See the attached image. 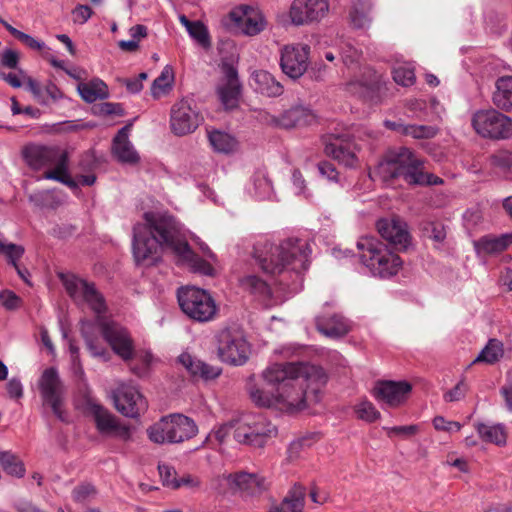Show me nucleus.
<instances>
[{"label":"nucleus","mask_w":512,"mask_h":512,"mask_svg":"<svg viewBox=\"0 0 512 512\" xmlns=\"http://www.w3.org/2000/svg\"><path fill=\"white\" fill-rule=\"evenodd\" d=\"M221 70L223 76L217 85V95L225 109H234L241 93L238 73L233 65L227 63L222 65Z\"/></svg>","instance_id":"nucleus-21"},{"label":"nucleus","mask_w":512,"mask_h":512,"mask_svg":"<svg viewBox=\"0 0 512 512\" xmlns=\"http://www.w3.org/2000/svg\"><path fill=\"white\" fill-rule=\"evenodd\" d=\"M6 389L10 398L19 399L23 396V386L17 378H11L6 385Z\"/></svg>","instance_id":"nucleus-63"},{"label":"nucleus","mask_w":512,"mask_h":512,"mask_svg":"<svg viewBox=\"0 0 512 512\" xmlns=\"http://www.w3.org/2000/svg\"><path fill=\"white\" fill-rule=\"evenodd\" d=\"M372 4L369 1L353 2L350 12V24L355 29H366L372 22L371 17Z\"/></svg>","instance_id":"nucleus-35"},{"label":"nucleus","mask_w":512,"mask_h":512,"mask_svg":"<svg viewBox=\"0 0 512 512\" xmlns=\"http://www.w3.org/2000/svg\"><path fill=\"white\" fill-rule=\"evenodd\" d=\"M306 488L295 483L280 504L272 505L269 512H303Z\"/></svg>","instance_id":"nucleus-29"},{"label":"nucleus","mask_w":512,"mask_h":512,"mask_svg":"<svg viewBox=\"0 0 512 512\" xmlns=\"http://www.w3.org/2000/svg\"><path fill=\"white\" fill-rule=\"evenodd\" d=\"M466 391L467 385L465 384L464 380H461L453 389L445 393L444 399L447 402L459 401L465 396Z\"/></svg>","instance_id":"nucleus-59"},{"label":"nucleus","mask_w":512,"mask_h":512,"mask_svg":"<svg viewBox=\"0 0 512 512\" xmlns=\"http://www.w3.org/2000/svg\"><path fill=\"white\" fill-rule=\"evenodd\" d=\"M77 91L82 99L88 103L103 100L109 96L107 85L99 78H94L88 82H80L77 85Z\"/></svg>","instance_id":"nucleus-33"},{"label":"nucleus","mask_w":512,"mask_h":512,"mask_svg":"<svg viewBox=\"0 0 512 512\" xmlns=\"http://www.w3.org/2000/svg\"><path fill=\"white\" fill-rule=\"evenodd\" d=\"M129 127L119 130L113 140V155L123 164L134 165L140 161V156L128 139Z\"/></svg>","instance_id":"nucleus-26"},{"label":"nucleus","mask_w":512,"mask_h":512,"mask_svg":"<svg viewBox=\"0 0 512 512\" xmlns=\"http://www.w3.org/2000/svg\"><path fill=\"white\" fill-rule=\"evenodd\" d=\"M203 117L192 98L184 97L175 102L170 110V128L177 136L193 133Z\"/></svg>","instance_id":"nucleus-12"},{"label":"nucleus","mask_w":512,"mask_h":512,"mask_svg":"<svg viewBox=\"0 0 512 512\" xmlns=\"http://www.w3.org/2000/svg\"><path fill=\"white\" fill-rule=\"evenodd\" d=\"M229 19L235 29L248 36L259 34L266 26L262 12L246 5L234 8L229 13Z\"/></svg>","instance_id":"nucleus-19"},{"label":"nucleus","mask_w":512,"mask_h":512,"mask_svg":"<svg viewBox=\"0 0 512 512\" xmlns=\"http://www.w3.org/2000/svg\"><path fill=\"white\" fill-rule=\"evenodd\" d=\"M0 61L3 66L14 69L19 62V53L12 49H5L0 54Z\"/></svg>","instance_id":"nucleus-60"},{"label":"nucleus","mask_w":512,"mask_h":512,"mask_svg":"<svg viewBox=\"0 0 512 512\" xmlns=\"http://www.w3.org/2000/svg\"><path fill=\"white\" fill-rule=\"evenodd\" d=\"M235 420L229 423L223 424L215 429L210 435L209 438H215L219 444L225 442L229 433L233 430V435L235 436Z\"/></svg>","instance_id":"nucleus-56"},{"label":"nucleus","mask_w":512,"mask_h":512,"mask_svg":"<svg viewBox=\"0 0 512 512\" xmlns=\"http://www.w3.org/2000/svg\"><path fill=\"white\" fill-rule=\"evenodd\" d=\"M433 426L436 430L448 433L460 431L462 425L456 421H448L442 416H436L433 419Z\"/></svg>","instance_id":"nucleus-54"},{"label":"nucleus","mask_w":512,"mask_h":512,"mask_svg":"<svg viewBox=\"0 0 512 512\" xmlns=\"http://www.w3.org/2000/svg\"><path fill=\"white\" fill-rule=\"evenodd\" d=\"M512 243V234H505L498 238H482L479 242L481 249L487 253H496L505 250Z\"/></svg>","instance_id":"nucleus-43"},{"label":"nucleus","mask_w":512,"mask_h":512,"mask_svg":"<svg viewBox=\"0 0 512 512\" xmlns=\"http://www.w3.org/2000/svg\"><path fill=\"white\" fill-rule=\"evenodd\" d=\"M365 70V79H353L347 84L348 90L351 93L366 96L370 91L378 87V75L371 69L366 68Z\"/></svg>","instance_id":"nucleus-40"},{"label":"nucleus","mask_w":512,"mask_h":512,"mask_svg":"<svg viewBox=\"0 0 512 512\" xmlns=\"http://www.w3.org/2000/svg\"><path fill=\"white\" fill-rule=\"evenodd\" d=\"M261 379L271 390L251 387L252 402L286 413L304 410L308 401L318 402V394L327 381L322 368L302 362L270 363L261 372Z\"/></svg>","instance_id":"nucleus-1"},{"label":"nucleus","mask_w":512,"mask_h":512,"mask_svg":"<svg viewBox=\"0 0 512 512\" xmlns=\"http://www.w3.org/2000/svg\"><path fill=\"white\" fill-rule=\"evenodd\" d=\"M177 297L182 311L195 321L208 322L217 314V305L206 290L194 286L182 287Z\"/></svg>","instance_id":"nucleus-8"},{"label":"nucleus","mask_w":512,"mask_h":512,"mask_svg":"<svg viewBox=\"0 0 512 512\" xmlns=\"http://www.w3.org/2000/svg\"><path fill=\"white\" fill-rule=\"evenodd\" d=\"M317 330L329 338L344 337L351 329V323L341 314L318 316L316 318Z\"/></svg>","instance_id":"nucleus-24"},{"label":"nucleus","mask_w":512,"mask_h":512,"mask_svg":"<svg viewBox=\"0 0 512 512\" xmlns=\"http://www.w3.org/2000/svg\"><path fill=\"white\" fill-rule=\"evenodd\" d=\"M197 432L195 422L182 414L165 416L147 430L149 439L157 444L180 443L194 437Z\"/></svg>","instance_id":"nucleus-6"},{"label":"nucleus","mask_w":512,"mask_h":512,"mask_svg":"<svg viewBox=\"0 0 512 512\" xmlns=\"http://www.w3.org/2000/svg\"><path fill=\"white\" fill-rule=\"evenodd\" d=\"M252 88L267 97H279L284 92L283 85L266 70H256L250 76Z\"/></svg>","instance_id":"nucleus-27"},{"label":"nucleus","mask_w":512,"mask_h":512,"mask_svg":"<svg viewBox=\"0 0 512 512\" xmlns=\"http://www.w3.org/2000/svg\"><path fill=\"white\" fill-rule=\"evenodd\" d=\"M411 389L406 381H378L373 388V396L388 407H398L407 400Z\"/></svg>","instance_id":"nucleus-22"},{"label":"nucleus","mask_w":512,"mask_h":512,"mask_svg":"<svg viewBox=\"0 0 512 512\" xmlns=\"http://www.w3.org/2000/svg\"><path fill=\"white\" fill-rule=\"evenodd\" d=\"M91 328H92V326L89 323L82 324L81 331H82V335L85 339L87 348L93 357L101 358V359L107 361L109 359L108 353L104 347L97 344L94 341V339L91 337V335H90Z\"/></svg>","instance_id":"nucleus-46"},{"label":"nucleus","mask_w":512,"mask_h":512,"mask_svg":"<svg viewBox=\"0 0 512 512\" xmlns=\"http://www.w3.org/2000/svg\"><path fill=\"white\" fill-rule=\"evenodd\" d=\"M178 361L194 377L209 380L218 377L221 373L219 367L208 365L187 352L182 353Z\"/></svg>","instance_id":"nucleus-28"},{"label":"nucleus","mask_w":512,"mask_h":512,"mask_svg":"<svg viewBox=\"0 0 512 512\" xmlns=\"http://www.w3.org/2000/svg\"><path fill=\"white\" fill-rule=\"evenodd\" d=\"M87 412L93 418L97 431L103 436H114L127 440L130 429L122 425L118 419L100 403L93 399L87 401Z\"/></svg>","instance_id":"nucleus-16"},{"label":"nucleus","mask_w":512,"mask_h":512,"mask_svg":"<svg viewBox=\"0 0 512 512\" xmlns=\"http://www.w3.org/2000/svg\"><path fill=\"white\" fill-rule=\"evenodd\" d=\"M158 471L160 478L164 480H189L185 476H179L175 468L168 463H160Z\"/></svg>","instance_id":"nucleus-57"},{"label":"nucleus","mask_w":512,"mask_h":512,"mask_svg":"<svg viewBox=\"0 0 512 512\" xmlns=\"http://www.w3.org/2000/svg\"><path fill=\"white\" fill-rule=\"evenodd\" d=\"M218 353L224 362L242 365L250 353V346L243 333L237 329H222L218 335Z\"/></svg>","instance_id":"nucleus-14"},{"label":"nucleus","mask_w":512,"mask_h":512,"mask_svg":"<svg viewBox=\"0 0 512 512\" xmlns=\"http://www.w3.org/2000/svg\"><path fill=\"white\" fill-rule=\"evenodd\" d=\"M0 302L7 310H15L21 306L22 300L14 292L4 290L0 293Z\"/></svg>","instance_id":"nucleus-53"},{"label":"nucleus","mask_w":512,"mask_h":512,"mask_svg":"<svg viewBox=\"0 0 512 512\" xmlns=\"http://www.w3.org/2000/svg\"><path fill=\"white\" fill-rule=\"evenodd\" d=\"M175 75L172 66L166 65L160 75L153 81L151 95L154 99H160L167 95L173 88Z\"/></svg>","instance_id":"nucleus-37"},{"label":"nucleus","mask_w":512,"mask_h":512,"mask_svg":"<svg viewBox=\"0 0 512 512\" xmlns=\"http://www.w3.org/2000/svg\"><path fill=\"white\" fill-rule=\"evenodd\" d=\"M24 77V83L29 89V91L33 94L34 98L41 104H46L47 100L44 97L43 91L38 81L28 76L27 74H22Z\"/></svg>","instance_id":"nucleus-55"},{"label":"nucleus","mask_w":512,"mask_h":512,"mask_svg":"<svg viewBox=\"0 0 512 512\" xmlns=\"http://www.w3.org/2000/svg\"><path fill=\"white\" fill-rule=\"evenodd\" d=\"M328 12V0H293L287 16L291 25L299 27L319 23Z\"/></svg>","instance_id":"nucleus-15"},{"label":"nucleus","mask_w":512,"mask_h":512,"mask_svg":"<svg viewBox=\"0 0 512 512\" xmlns=\"http://www.w3.org/2000/svg\"><path fill=\"white\" fill-rule=\"evenodd\" d=\"M358 150L359 148L354 143L339 138L325 145V153L346 167L356 166L358 162L356 152Z\"/></svg>","instance_id":"nucleus-25"},{"label":"nucleus","mask_w":512,"mask_h":512,"mask_svg":"<svg viewBox=\"0 0 512 512\" xmlns=\"http://www.w3.org/2000/svg\"><path fill=\"white\" fill-rule=\"evenodd\" d=\"M472 127L484 138L506 139L512 136V120L495 109L479 110L472 116Z\"/></svg>","instance_id":"nucleus-9"},{"label":"nucleus","mask_w":512,"mask_h":512,"mask_svg":"<svg viewBox=\"0 0 512 512\" xmlns=\"http://www.w3.org/2000/svg\"><path fill=\"white\" fill-rule=\"evenodd\" d=\"M370 177L371 179L379 178L383 182L402 177L410 185L442 183L439 177L425 172L423 160L406 147L390 149Z\"/></svg>","instance_id":"nucleus-4"},{"label":"nucleus","mask_w":512,"mask_h":512,"mask_svg":"<svg viewBox=\"0 0 512 512\" xmlns=\"http://www.w3.org/2000/svg\"><path fill=\"white\" fill-rule=\"evenodd\" d=\"M429 237L437 243H441L446 237V231L441 223H430L427 228Z\"/></svg>","instance_id":"nucleus-64"},{"label":"nucleus","mask_w":512,"mask_h":512,"mask_svg":"<svg viewBox=\"0 0 512 512\" xmlns=\"http://www.w3.org/2000/svg\"><path fill=\"white\" fill-rule=\"evenodd\" d=\"M310 254L308 241L300 238H287L278 245L260 239L253 250V258L267 274H279L287 267L296 272L306 270Z\"/></svg>","instance_id":"nucleus-3"},{"label":"nucleus","mask_w":512,"mask_h":512,"mask_svg":"<svg viewBox=\"0 0 512 512\" xmlns=\"http://www.w3.org/2000/svg\"><path fill=\"white\" fill-rule=\"evenodd\" d=\"M475 429L484 442L493 443L498 446L506 444L507 432L503 424L476 423Z\"/></svg>","instance_id":"nucleus-34"},{"label":"nucleus","mask_w":512,"mask_h":512,"mask_svg":"<svg viewBox=\"0 0 512 512\" xmlns=\"http://www.w3.org/2000/svg\"><path fill=\"white\" fill-rule=\"evenodd\" d=\"M503 356V343L496 338H491L488 340L485 347L480 351L478 356L474 359L472 364L485 363L492 365L500 361L503 358Z\"/></svg>","instance_id":"nucleus-36"},{"label":"nucleus","mask_w":512,"mask_h":512,"mask_svg":"<svg viewBox=\"0 0 512 512\" xmlns=\"http://www.w3.org/2000/svg\"><path fill=\"white\" fill-rule=\"evenodd\" d=\"M310 47L306 44H288L280 50V67L282 72L291 79L304 75L309 66Z\"/></svg>","instance_id":"nucleus-17"},{"label":"nucleus","mask_w":512,"mask_h":512,"mask_svg":"<svg viewBox=\"0 0 512 512\" xmlns=\"http://www.w3.org/2000/svg\"><path fill=\"white\" fill-rule=\"evenodd\" d=\"M115 408L124 416L136 417L147 408V402L139 390L129 384H121L113 394Z\"/></svg>","instance_id":"nucleus-20"},{"label":"nucleus","mask_w":512,"mask_h":512,"mask_svg":"<svg viewBox=\"0 0 512 512\" xmlns=\"http://www.w3.org/2000/svg\"><path fill=\"white\" fill-rule=\"evenodd\" d=\"M312 444L310 437H303L293 441L288 449V458L285 463L282 464V467L288 466L290 462L297 460L301 457V453L309 448Z\"/></svg>","instance_id":"nucleus-48"},{"label":"nucleus","mask_w":512,"mask_h":512,"mask_svg":"<svg viewBox=\"0 0 512 512\" xmlns=\"http://www.w3.org/2000/svg\"><path fill=\"white\" fill-rule=\"evenodd\" d=\"M241 287L253 294L265 296L269 294V288L265 281L256 275L248 274L240 278Z\"/></svg>","instance_id":"nucleus-42"},{"label":"nucleus","mask_w":512,"mask_h":512,"mask_svg":"<svg viewBox=\"0 0 512 512\" xmlns=\"http://www.w3.org/2000/svg\"><path fill=\"white\" fill-rule=\"evenodd\" d=\"M393 79L399 85L410 86L415 81L414 69L406 63L398 64L393 69Z\"/></svg>","instance_id":"nucleus-47"},{"label":"nucleus","mask_w":512,"mask_h":512,"mask_svg":"<svg viewBox=\"0 0 512 512\" xmlns=\"http://www.w3.org/2000/svg\"><path fill=\"white\" fill-rule=\"evenodd\" d=\"M379 234L394 246L407 248L410 244V233L407 224L398 218H385L377 222Z\"/></svg>","instance_id":"nucleus-23"},{"label":"nucleus","mask_w":512,"mask_h":512,"mask_svg":"<svg viewBox=\"0 0 512 512\" xmlns=\"http://www.w3.org/2000/svg\"><path fill=\"white\" fill-rule=\"evenodd\" d=\"M0 254L3 255L10 264L16 267V263L24 254V247L8 242L2 234H0Z\"/></svg>","instance_id":"nucleus-45"},{"label":"nucleus","mask_w":512,"mask_h":512,"mask_svg":"<svg viewBox=\"0 0 512 512\" xmlns=\"http://www.w3.org/2000/svg\"><path fill=\"white\" fill-rule=\"evenodd\" d=\"M189 35L201 46L208 47L210 45L208 31L200 22H194L187 30Z\"/></svg>","instance_id":"nucleus-52"},{"label":"nucleus","mask_w":512,"mask_h":512,"mask_svg":"<svg viewBox=\"0 0 512 512\" xmlns=\"http://www.w3.org/2000/svg\"><path fill=\"white\" fill-rule=\"evenodd\" d=\"M43 178L58 181L72 189H75L78 186L77 182L70 177L69 161L66 165H64V168L62 170L58 171V173H44Z\"/></svg>","instance_id":"nucleus-51"},{"label":"nucleus","mask_w":512,"mask_h":512,"mask_svg":"<svg viewBox=\"0 0 512 512\" xmlns=\"http://www.w3.org/2000/svg\"><path fill=\"white\" fill-rule=\"evenodd\" d=\"M135 357L140 363L132 365L131 371L140 377L146 376L151 367L157 362V359L148 350L137 352Z\"/></svg>","instance_id":"nucleus-44"},{"label":"nucleus","mask_w":512,"mask_h":512,"mask_svg":"<svg viewBox=\"0 0 512 512\" xmlns=\"http://www.w3.org/2000/svg\"><path fill=\"white\" fill-rule=\"evenodd\" d=\"M233 489L240 492L243 498L254 497L262 492V482H232Z\"/></svg>","instance_id":"nucleus-50"},{"label":"nucleus","mask_w":512,"mask_h":512,"mask_svg":"<svg viewBox=\"0 0 512 512\" xmlns=\"http://www.w3.org/2000/svg\"><path fill=\"white\" fill-rule=\"evenodd\" d=\"M292 182L293 186L295 187L296 193L299 195H303L304 197L308 198L310 194L307 192L306 189V182L298 170H294L292 173Z\"/></svg>","instance_id":"nucleus-62"},{"label":"nucleus","mask_w":512,"mask_h":512,"mask_svg":"<svg viewBox=\"0 0 512 512\" xmlns=\"http://www.w3.org/2000/svg\"><path fill=\"white\" fill-rule=\"evenodd\" d=\"M181 225L176 219L162 212H147L144 223L133 229V255L137 264L151 265L160 258V250L171 249L178 261L195 272L210 274L211 266L199 258L187 242L179 239Z\"/></svg>","instance_id":"nucleus-2"},{"label":"nucleus","mask_w":512,"mask_h":512,"mask_svg":"<svg viewBox=\"0 0 512 512\" xmlns=\"http://www.w3.org/2000/svg\"><path fill=\"white\" fill-rule=\"evenodd\" d=\"M384 125L390 130L406 136H411L415 139L432 138L438 132V129L435 126L429 125H404L402 123L389 120H386Z\"/></svg>","instance_id":"nucleus-32"},{"label":"nucleus","mask_w":512,"mask_h":512,"mask_svg":"<svg viewBox=\"0 0 512 512\" xmlns=\"http://www.w3.org/2000/svg\"><path fill=\"white\" fill-rule=\"evenodd\" d=\"M96 324L113 352L123 361H129L134 356V342L126 328L114 323L98 319Z\"/></svg>","instance_id":"nucleus-18"},{"label":"nucleus","mask_w":512,"mask_h":512,"mask_svg":"<svg viewBox=\"0 0 512 512\" xmlns=\"http://www.w3.org/2000/svg\"><path fill=\"white\" fill-rule=\"evenodd\" d=\"M235 440L254 447H263L277 435V428L261 414H243L235 420Z\"/></svg>","instance_id":"nucleus-7"},{"label":"nucleus","mask_w":512,"mask_h":512,"mask_svg":"<svg viewBox=\"0 0 512 512\" xmlns=\"http://www.w3.org/2000/svg\"><path fill=\"white\" fill-rule=\"evenodd\" d=\"M208 139L212 148L219 153H232L237 149V140L230 134L220 130H208Z\"/></svg>","instance_id":"nucleus-38"},{"label":"nucleus","mask_w":512,"mask_h":512,"mask_svg":"<svg viewBox=\"0 0 512 512\" xmlns=\"http://www.w3.org/2000/svg\"><path fill=\"white\" fill-rule=\"evenodd\" d=\"M24 159L33 170L46 169L45 173H58L67 164V153L58 147L30 145L24 149Z\"/></svg>","instance_id":"nucleus-11"},{"label":"nucleus","mask_w":512,"mask_h":512,"mask_svg":"<svg viewBox=\"0 0 512 512\" xmlns=\"http://www.w3.org/2000/svg\"><path fill=\"white\" fill-rule=\"evenodd\" d=\"M355 413L359 419L367 422H373L380 417L379 411H377L371 402L366 400L361 401L355 406Z\"/></svg>","instance_id":"nucleus-49"},{"label":"nucleus","mask_w":512,"mask_h":512,"mask_svg":"<svg viewBox=\"0 0 512 512\" xmlns=\"http://www.w3.org/2000/svg\"><path fill=\"white\" fill-rule=\"evenodd\" d=\"M492 101L499 110L512 112V76H502L496 80Z\"/></svg>","instance_id":"nucleus-30"},{"label":"nucleus","mask_w":512,"mask_h":512,"mask_svg":"<svg viewBox=\"0 0 512 512\" xmlns=\"http://www.w3.org/2000/svg\"><path fill=\"white\" fill-rule=\"evenodd\" d=\"M252 190L254 196L260 200L271 199L273 186L264 169H258L252 176Z\"/></svg>","instance_id":"nucleus-39"},{"label":"nucleus","mask_w":512,"mask_h":512,"mask_svg":"<svg viewBox=\"0 0 512 512\" xmlns=\"http://www.w3.org/2000/svg\"><path fill=\"white\" fill-rule=\"evenodd\" d=\"M38 388L41 394L43 405L50 407L54 415L64 421L65 411V388L60 380L59 374L54 367L45 369L39 380Z\"/></svg>","instance_id":"nucleus-10"},{"label":"nucleus","mask_w":512,"mask_h":512,"mask_svg":"<svg viewBox=\"0 0 512 512\" xmlns=\"http://www.w3.org/2000/svg\"><path fill=\"white\" fill-rule=\"evenodd\" d=\"M92 9L87 5H77L72 11L74 23L84 24L92 16Z\"/></svg>","instance_id":"nucleus-58"},{"label":"nucleus","mask_w":512,"mask_h":512,"mask_svg":"<svg viewBox=\"0 0 512 512\" xmlns=\"http://www.w3.org/2000/svg\"><path fill=\"white\" fill-rule=\"evenodd\" d=\"M313 113L305 107L297 106L286 111L279 119L274 120L275 124L284 128L309 125L314 121Z\"/></svg>","instance_id":"nucleus-31"},{"label":"nucleus","mask_w":512,"mask_h":512,"mask_svg":"<svg viewBox=\"0 0 512 512\" xmlns=\"http://www.w3.org/2000/svg\"><path fill=\"white\" fill-rule=\"evenodd\" d=\"M59 277L66 292L77 304H87L97 314L105 310L104 299L95 289L94 284L71 273H60Z\"/></svg>","instance_id":"nucleus-13"},{"label":"nucleus","mask_w":512,"mask_h":512,"mask_svg":"<svg viewBox=\"0 0 512 512\" xmlns=\"http://www.w3.org/2000/svg\"><path fill=\"white\" fill-rule=\"evenodd\" d=\"M0 465L11 477L22 478L25 468L22 461L9 451H0Z\"/></svg>","instance_id":"nucleus-41"},{"label":"nucleus","mask_w":512,"mask_h":512,"mask_svg":"<svg viewBox=\"0 0 512 512\" xmlns=\"http://www.w3.org/2000/svg\"><path fill=\"white\" fill-rule=\"evenodd\" d=\"M22 74L27 73L24 70L19 69L17 73L0 72V77L13 88H20L25 84L24 77H22Z\"/></svg>","instance_id":"nucleus-61"},{"label":"nucleus","mask_w":512,"mask_h":512,"mask_svg":"<svg viewBox=\"0 0 512 512\" xmlns=\"http://www.w3.org/2000/svg\"><path fill=\"white\" fill-rule=\"evenodd\" d=\"M357 248L362 264L375 277L391 278L402 268L403 261L399 255L375 237H361Z\"/></svg>","instance_id":"nucleus-5"}]
</instances>
